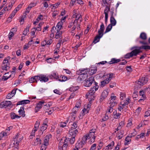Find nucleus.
<instances>
[{
  "mask_svg": "<svg viewBox=\"0 0 150 150\" xmlns=\"http://www.w3.org/2000/svg\"><path fill=\"white\" fill-rule=\"evenodd\" d=\"M96 132V129H92L90 130L88 134H86L82 138L81 142L84 144L87 139H89L88 142V144H91L93 143L96 137L95 133Z\"/></svg>",
  "mask_w": 150,
  "mask_h": 150,
  "instance_id": "1",
  "label": "nucleus"
},
{
  "mask_svg": "<svg viewBox=\"0 0 150 150\" xmlns=\"http://www.w3.org/2000/svg\"><path fill=\"white\" fill-rule=\"evenodd\" d=\"M94 85L95 86L91 88L89 91L88 93L86 95V98L90 99V101L94 99V93L96 91L98 90L99 87L97 83L95 82V84Z\"/></svg>",
  "mask_w": 150,
  "mask_h": 150,
  "instance_id": "2",
  "label": "nucleus"
},
{
  "mask_svg": "<svg viewBox=\"0 0 150 150\" xmlns=\"http://www.w3.org/2000/svg\"><path fill=\"white\" fill-rule=\"evenodd\" d=\"M63 23L62 22H59L57 23L56 27L53 26L52 28L51 34V37L54 36V32H56V30H60L62 28Z\"/></svg>",
  "mask_w": 150,
  "mask_h": 150,
  "instance_id": "3",
  "label": "nucleus"
},
{
  "mask_svg": "<svg viewBox=\"0 0 150 150\" xmlns=\"http://www.w3.org/2000/svg\"><path fill=\"white\" fill-rule=\"evenodd\" d=\"M75 138L71 137V138H65L64 139V144L63 145L64 149H66L68 144H72L74 143Z\"/></svg>",
  "mask_w": 150,
  "mask_h": 150,
  "instance_id": "4",
  "label": "nucleus"
},
{
  "mask_svg": "<svg viewBox=\"0 0 150 150\" xmlns=\"http://www.w3.org/2000/svg\"><path fill=\"white\" fill-rule=\"evenodd\" d=\"M133 50L130 53H128L127 54L125 55V57L126 58H129L130 57H132L133 56H136L138 54L136 49L135 48V46L133 47L131 49Z\"/></svg>",
  "mask_w": 150,
  "mask_h": 150,
  "instance_id": "5",
  "label": "nucleus"
},
{
  "mask_svg": "<svg viewBox=\"0 0 150 150\" xmlns=\"http://www.w3.org/2000/svg\"><path fill=\"white\" fill-rule=\"evenodd\" d=\"M19 134L18 133L16 136L14 138L13 141V144L14 147L16 149H18L19 147V143L23 139V137L18 138L19 137Z\"/></svg>",
  "mask_w": 150,
  "mask_h": 150,
  "instance_id": "6",
  "label": "nucleus"
},
{
  "mask_svg": "<svg viewBox=\"0 0 150 150\" xmlns=\"http://www.w3.org/2000/svg\"><path fill=\"white\" fill-rule=\"evenodd\" d=\"M148 79L146 77H142L138 81L136 82V85L137 86H138L139 85L140 86H142L146 83Z\"/></svg>",
  "mask_w": 150,
  "mask_h": 150,
  "instance_id": "7",
  "label": "nucleus"
},
{
  "mask_svg": "<svg viewBox=\"0 0 150 150\" xmlns=\"http://www.w3.org/2000/svg\"><path fill=\"white\" fill-rule=\"evenodd\" d=\"M95 81L94 80V78L93 76H91L88 78V79L84 83V86L86 87H89L90 86L92 83L93 82L94 84H95Z\"/></svg>",
  "mask_w": 150,
  "mask_h": 150,
  "instance_id": "8",
  "label": "nucleus"
},
{
  "mask_svg": "<svg viewBox=\"0 0 150 150\" xmlns=\"http://www.w3.org/2000/svg\"><path fill=\"white\" fill-rule=\"evenodd\" d=\"M135 48H136L138 54L142 52L141 49L150 50V46L148 45H144L140 47L135 46Z\"/></svg>",
  "mask_w": 150,
  "mask_h": 150,
  "instance_id": "9",
  "label": "nucleus"
},
{
  "mask_svg": "<svg viewBox=\"0 0 150 150\" xmlns=\"http://www.w3.org/2000/svg\"><path fill=\"white\" fill-rule=\"evenodd\" d=\"M87 69H80L78 71H76V74L79 75H81L82 76H85V77H87Z\"/></svg>",
  "mask_w": 150,
  "mask_h": 150,
  "instance_id": "10",
  "label": "nucleus"
},
{
  "mask_svg": "<svg viewBox=\"0 0 150 150\" xmlns=\"http://www.w3.org/2000/svg\"><path fill=\"white\" fill-rule=\"evenodd\" d=\"M12 105V103L10 101H5L2 102L0 104V108H6L10 107Z\"/></svg>",
  "mask_w": 150,
  "mask_h": 150,
  "instance_id": "11",
  "label": "nucleus"
},
{
  "mask_svg": "<svg viewBox=\"0 0 150 150\" xmlns=\"http://www.w3.org/2000/svg\"><path fill=\"white\" fill-rule=\"evenodd\" d=\"M38 80L41 82H45L48 81L49 79L48 77L46 75L43 74H40L38 75Z\"/></svg>",
  "mask_w": 150,
  "mask_h": 150,
  "instance_id": "12",
  "label": "nucleus"
},
{
  "mask_svg": "<svg viewBox=\"0 0 150 150\" xmlns=\"http://www.w3.org/2000/svg\"><path fill=\"white\" fill-rule=\"evenodd\" d=\"M113 12H112V15L110 18V24L112 25L113 26L115 25L117 23V21L114 18V16H116V14H113Z\"/></svg>",
  "mask_w": 150,
  "mask_h": 150,
  "instance_id": "13",
  "label": "nucleus"
},
{
  "mask_svg": "<svg viewBox=\"0 0 150 150\" xmlns=\"http://www.w3.org/2000/svg\"><path fill=\"white\" fill-rule=\"evenodd\" d=\"M77 25V23H76L75 21H74L69 23L68 25V28H71L72 26H73L71 30V33H74V31L75 30L76 28V25Z\"/></svg>",
  "mask_w": 150,
  "mask_h": 150,
  "instance_id": "14",
  "label": "nucleus"
},
{
  "mask_svg": "<svg viewBox=\"0 0 150 150\" xmlns=\"http://www.w3.org/2000/svg\"><path fill=\"white\" fill-rule=\"evenodd\" d=\"M48 76L52 79H58L59 78L58 74L56 71L52 72L51 74L48 75Z\"/></svg>",
  "mask_w": 150,
  "mask_h": 150,
  "instance_id": "15",
  "label": "nucleus"
},
{
  "mask_svg": "<svg viewBox=\"0 0 150 150\" xmlns=\"http://www.w3.org/2000/svg\"><path fill=\"white\" fill-rule=\"evenodd\" d=\"M108 93L106 90L104 91L101 94L100 97V101L102 102L107 96Z\"/></svg>",
  "mask_w": 150,
  "mask_h": 150,
  "instance_id": "16",
  "label": "nucleus"
},
{
  "mask_svg": "<svg viewBox=\"0 0 150 150\" xmlns=\"http://www.w3.org/2000/svg\"><path fill=\"white\" fill-rule=\"evenodd\" d=\"M78 130L77 129H70L69 131V134L71 137L75 138L76 135L78 133Z\"/></svg>",
  "mask_w": 150,
  "mask_h": 150,
  "instance_id": "17",
  "label": "nucleus"
},
{
  "mask_svg": "<svg viewBox=\"0 0 150 150\" xmlns=\"http://www.w3.org/2000/svg\"><path fill=\"white\" fill-rule=\"evenodd\" d=\"M45 102L44 101L40 102L38 103L37 105L35 108V110L36 112H37L43 106H44V104Z\"/></svg>",
  "mask_w": 150,
  "mask_h": 150,
  "instance_id": "18",
  "label": "nucleus"
},
{
  "mask_svg": "<svg viewBox=\"0 0 150 150\" xmlns=\"http://www.w3.org/2000/svg\"><path fill=\"white\" fill-rule=\"evenodd\" d=\"M105 29V27L104 24L103 23H102L100 25V28L98 30V33L99 35H102L103 36V33Z\"/></svg>",
  "mask_w": 150,
  "mask_h": 150,
  "instance_id": "19",
  "label": "nucleus"
},
{
  "mask_svg": "<svg viewBox=\"0 0 150 150\" xmlns=\"http://www.w3.org/2000/svg\"><path fill=\"white\" fill-rule=\"evenodd\" d=\"M82 20V16L80 13L77 14L75 19L74 20V21H75V22L77 23L78 22L80 23Z\"/></svg>",
  "mask_w": 150,
  "mask_h": 150,
  "instance_id": "20",
  "label": "nucleus"
},
{
  "mask_svg": "<svg viewBox=\"0 0 150 150\" xmlns=\"http://www.w3.org/2000/svg\"><path fill=\"white\" fill-rule=\"evenodd\" d=\"M51 137V135L50 134L46 136L44 139V145L47 146L48 145L49 139Z\"/></svg>",
  "mask_w": 150,
  "mask_h": 150,
  "instance_id": "21",
  "label": "nucleus"
},
{
  "mask_svg": "<svg viewBox=\"0 0 150 150\" xmlns=\"http://www.w3.org/2000/svg\"><path fill=\"white\" fill-rule=\"evenodd\" d=\"M83 144L82 142H81L80 143H77L75 147L72 150H78L79 149L82 147Z\"/></svg>",
  "mask_w": 150,
  "mask_h": 150,
  "instance_id": "22",
  "label": "nucleus"
},
{
  "mask_svg": "<svg viewBox=\"0 0 150 150\" xmlns=\"http://www.w3.org/2000/svg\"><path fill=\"white\" fill-rule=\"evenodd\" d=\"M139 93L140 96H142V98L140 99L139 100V102H141L142 101L144 100L146 96L145 95V93L144 90H142L139 91Z\"/></svg>",
  "mask_w": 150,
  "mask_h": 150,
  "instance_id": "23",
  "label": "nucleus"
},
{
  "mask_svg": "<svg viewBox=\"0 0 150 150\" xmlns=\"http://www.w3.org/2000/svg\"><path fill=\"white\" fill-rule=\"evenodd\" d=\"M121 60L120 59H116L115 58H113L111 59V61L108 62L109 64H115L120 62Z\"/></svg>",
  "mask_w": 150,
  "mask_h": 150,
  "instance_id": "24",
  "label": "nucleus"
},
{
  "mask_svg": "<svg viewBox=\"0 0 150 150\" xmlns=\"http://www.w3.org/2000/svg\"><path fill=\"white\" fill-rule=\"evenodd\" d=\"M30 101L28 100H23L18 102L17 103V105H24L29 103Z\"/></svg>",
  "mask_w": 150,
  "mask_h": 150,
  "instance_id": "25",
  "label": "nucleus"
},
{
  "mask_svg": "<svg viewBox=\"0 0 150 150\" xmlns=\"http://www.w3.org/2000/svg\"><path fill=\"white\" fill-rule=\"evenodd\" d=\"M38 81V75L31 77L29 79V81L30 83L37 82Z\"/></svg>",
  "mask_w": 150,
  "mask_h": 150,
  "instance_id": "26",
  "label": "nucleus"
},
{
  "mask_svg": "<svg viewBox=\"0 0 150 150\" xmlns=\"http://www.w3.org/2000/svg\"><path fill=\"white\" fill-rule=\"evenodd\" d=\"M56 32H54V33H56L55 35V38L57 39L59 38L60 37H61L62 34V31L60 30H56Z\"/></svg>",
  "mask_w": 150,
  "mask_h": 150,
  "instance_id": "27",
  "label": "nucleus"
},
{
  "mask_svg": "<svg viewBox=\"0 0 150 150\" xmlns=\"http://www.w3.org/2000/svg\"><path fill=\"white\" fill-rule=\"evenodd\" d=\"M103 36V35H99V34L98 35H96L94 40L93 41V43H94V44L96 43L97 42H98L99 40Z\"/></svg>",
  "mask_w": 150,
  "mask_h": 150,
  "instance_id": "28",
  "label": "nucleus"
},
{
  "mask_svg": "<svg viewBox=\"0 0 150 150\" xmlns=\"http://www.w3.org/2000/svg\"><path fill=\"white\" fill-rule=\"evenodd\" d=\"M121 114L119 112H117V111H114L113 113L114 117L115 119H119L120 117Z\"/></svg>",
  "mask_w": 150,
  "mask_h": 150,
  "instance_id": "29",
  "label": "nucleus"
},
{
  "mask_svg": "<svg viewBox=\"0 0 150 150\" xmlns=\"http://www.w3.org/2000/svg\"><path fill=\"white\" fill-rule=\"evenodd\" d=\"M125 123L124 121H121L120 122L117 128L116 129V131L121 130L122 127L124 125Z\"/></svg>",
  "mask_w": 150,
  "mask_h": 150,
  "instance_id": "30",
  "label": "nucleus"
},
{
  "mask_svg": "<svg viewBox=\"0 0 150 150\" xmlns=\"http://www.w3.org/2000/svg\"><path fill=\"white\" fill-rule=\"evenodd\" d=\"M97 70V68L96 67H92L91 68V69L89 71V74L92 75L94 74H95Z\"/></svg>",
  "mask_w": 150,
  "mask_h": 150,
  "instance_id": "31",
  "label": "nucleus"
},
{
  "mask_svg": "<svg viewBox=\"0 0 150 150\" xmlns=\"http://www.w3.org/2000/svg\"><path fill=\"white\" fill-rule=\"evenodd\" d=\"M52 104L50 102L46 103L45 102L44 105V108L46 110H48L49 108L52 106Z\"/></svg>",
  "mask_w": 150,
  "mask_h": 150,
  "instance_id": "32",
  "label": "nucleus"
},
{
  "mask_svg": "<svg viewBox=\"0 0 150 150\" xmlns=\"http://www.w3.org/2000/svg\"><path fill=\"white\" fill-rule=\"evenodd\" d=\"M24 108L23 107H21L20 108V109L18 111V112L19 115H21L23 117H24L25 116V114H24Z\"/></svg>",
  "mask_w": 150,
  "mask_h": 150,
  "instance_id": "33",
  "label": "nucleus"
},
{
  "mask_svg": "<svg viewBox=\"0 0 150 150\" xmlns=\"http://www.w3.org/2000/svg\"><path fill=\"white\" fill-rule=\"evenodd\" d=\"M114 142L112 141L110 144L106 146L105 149V150H108L109 149H112L113 146H114Z\"/></svg>",
  "mask_w": 150,
  "mask_h": 150,
  "instance_id": "34",
  "label": "nucleus"
},
{
  "mask_svg": "<svg viewBox=\"0 0 150 150\" xmlns=\"http://www.w3.org/2000/svg\"><path fill=\"white\" fill-rule=\"evenodd\" d=\"M131 137L130 136H127L125 140L124 144L125 145H127L130 143L131 141Z\"/></svg>",
  "mask_w": 150,
  "mask_h": 150,
  "instance_id": "35",
  "label": "nucleus"
},
{
  "mask_svg": "<svg viewBox=\"0 0 150 150\" xmlns=\"http://www.w3.org/2000/svg\"><path fill=\"white\" fill-rule=\"evenodd\" d=\"M67 79V77L66 76H61L59 78L58 80L61 82H63L66 81Z\"/></svg>",
  "mask_w": 150,
  "mask_h": 150,
  "instance_id": "36",
  "label": "nucleus"
},
{
  "mask_svg": "<svg viewBox=\"0 0 150 150\" xmlns=\"http://www.w3.org/2000/svg\"><path fill=\"white\" fill-rule=\"evenodd\" d=\"M124 134V131L123 130H121L118 133V138L120 139L122 138Z\"/></svg>",
  "mask_w": 150,
  "mask_h": 150,
  "instance_id": "37",
  "label": "nucleus"
},
{
  "mask_svg": "<svg viewBox=\"0 0 150 150\" xmlns=\"http://www.w3.org/2000/svg\"><path fill=\"white\" fill-rule=\"evenodd\" d=\"M10 116L12 119H15L16 118H18L21 117V116L16 115L15 113L13 112L10 113Z\"/></svg>",
  "mask_w": 150,
  "mask_h": 150,
  "instance_id": "38",
  "label": "nucleus"
},
{
  "mask_svg": "<svg viewBox=\"0 0 150 150\" xmlns=\"http://www.w3.org/2000/svg\"><path fill=\"white\" fill-rule=\"evenodd\" d=\"M10 67L9 66V64H4L2 65V69L3 70H6L7 71L8 69Z\"/></svg>",
  "mask_w": 150,
  "mask_h": 150,
  "instance_id": "39",
  "label": "nucleus"
},
{
  "mask_svg": "<svg viewBox=\"0 0 150 150\" xmlns=\"http://www.w3.org/2000/svg\"><path fill=\"white\" fill-rule=\"evenodd\" d=\"M47 123H43V124L42 125V126L40 128V130L42 132L44 131L45 130L47 127ZM43 133V132H42V134Z\"/></svg>",
  "mask_w": 150,
  "mask_h": 150,
  "instance_id": "40",
  "label": "nucleus"
},
{
  "mask_svg": "<svg viewBox=\"0 0 150 150\" xmlns=\"http://www.w3.org/2000/svg\"><path fill=\"white\" fill-rule=\"evenodd\" d=\"M9 72H8L7 73H6L5 74V75H4L2 78V79L4 81H5L7 80L8 78H9L11 76V75L10 74L8 76L7 75H6V74H8Z\"/></svg>",
  "mask_w": 150,
  "mask_h": 150,
  "instance_id": "41",
  "label": "nucleus"
},
{
  "mask_svg": "<svg viewBox=\"0 0 150 150\" xmlns=\"http://www.w3.org/2000/svg\"><path fill=\"white\" fill-rule=\"evenodd\" d=\"M80 76L77 78V81H82L84 80L87 77H85V76H82L81 75H79Z\"/></svg>",
  "mask_w": 150,
  "mask_h": 150,
  "instance_id": "42",
  "label": "nucleus"
},
{
  "mask_svg": "<svg viewBox=\"0 0 150 150\" xmlns=\"http://www.w3.org/2000/svg\"><path fill=\"white\" fill-rule=\"evenodd\" d=\"M140 37L143 40H145L147 38L146 35L145 33H142L140 34Z\"/></svg>",
  "mask_w": 150,
  "mask_h": 150,
  "instance_id": "43",
  "label": "nucleus"
},
{
  "mask_svg": "<svg viewBox=\"0 0 150 150\" xmlns=\"http://www.w3.org/2000/svg\"><path fill=\"white\" fill-rule=\"evenodd\" d=\"M109 83V81H108L106 79L101 82V86L102 87H103L106 84L108 83Z\"/></svg>",
  "mask_w": 150,
  "mask_h": 150,
  "instance_id": "44",
  "label": "nucleus"
},
{
  "mask_svg": "<svg viewBox=\"0 0 150 150\" xmlns=\"http://www.w3.org/2000/svg\"><path fill=\"white\" fill-rule=\"evenodd\" d=\"M112 26H113L111 24H109L107 27L105 33L110 31L112 29Z\"/></svg>",
  "mask_w": 150,
  "mask_h": 150,
  "instance_id": "45",
  "label": "nucleus"
},
{
  "mask_svg": "<svg viewBox=\"0 0 150 150\" xmlns=\"http://www.w3.org/2000/svg\"><path fill=\"white\" fill-rule=\"evenodd\" d=\"M30 28V26H28L27 27L24 29L23 31V34L25 36L27 35V33L29 32V29Z\"/></svg>",
  "mask_w": 150,
  "mask_h": 150,
  "instance_id": "46",
  "label": "nucleus"
},
{
  "mask_svg": "<svg viewBox=\"0 0 150 150\" xmlns=\"http://www.w3.org/2000/svg\"><path fill=\"white\" fill-rule=\"evenodd\" d=\"M71 126L70 129H76V128L78 126L77 122H74L71 125Z\"/></svg>",
  "mask_w": 150,
  "mask_h": 150,
  "instance_id": "47",
  "label": "nucleus"
},
{
  "mask_svg": "<svg viewBox=\"0 0 150 150\" xmlns=\"http://www.w3.org/2000/svg\"><path fill=\"white\" fill-rule=\"evenodd\" d=\"M40 124V122H39L38 120L37 121L33 129L37 130L38 129Z\"/></svg>",
  "mask_w": 150,
  "mask_h": 150,
  "instance_id": "48",
  "label": "nucleus"
},
{
  "mask_svg": "<svg viewBox=\"0 0 150 150\" xmlns=\"http://www.w3.org/2000/svg\"><path fill=\"white\" fill-rule=\"evenodd\" d=\"M130 99L129 98H127V99L126 100L123 102V103H122V105L124 106L127 105L129 104V103H130Z\"/></svg>",
  "mask_w": 150,
  "mask_h": 150,
  "instance_id": "49",
  "label": "nucleus"
},
{
  "mask_svg": "<svg viewBox=\"0 0 150 150\" xmlns=\"http://www.w3.org/2000/svg\"><path fill=\"white\" fill-rule=\"evenodd\" d=\"M110 107L111 108H113V107L117 104V103L115 101H110Z\"/></svg>",
  "mask_w": 150,
  "mask_h": 150,
  "instance_id": "50",
  "label": "nucleus"
},
{
  "mask_svg": "<svg viewBox=\"0 0 150 150\" xmlns=\"http://www.w3.org/2000/svg\"><path fill=\"white\" fill-rule=\"evenodd\" d=\"M10 57H8L7 58L5 59L3 62V65L6 64H9L8 62V60L10 59Z\"/></svg>",
  "mask_w": 150,
  "mask_h": 150,
  "instance_id": "51",
  "label": "nucleus"
},
{
  "mask_svg": "<svg viewBox=\"0 0 150 150\" xmlns=\"http://www.w3.org/2000/svg\"><path fill=\"white\" fill-rule=\"evenodd\" d=\"M78 89V87L77 86H72L69 88V91H76Z\"/></svg>",
  "mask_w": 150,
  "mask_h": 150,
  "instance_id": "52",
  "label": "nucleus"
},
{
  "mask_svg": "<svg viewBox=\"0 0 150 150\" xmlns=\"http://www.w3.org/2000/svg\"><path fill=\"white\" fill-rule=\"evenodd\" d=\"M113 76V74L112 73H110L109 74V76H108V77L106 79L109 82L111 80Z\"/></svg>",
  "mask_w": 150,
  "mask_h": 150,
  "instance_id": "53",
  "label": "nucleus"
},
{
  "mask_svg": "<svg viewBox=\"0 0 150 150\" xmlns=\"http://www.w3.org/2000/svg\"><path fill=\"white\" fill-rule=\"evenodd\" d=\"M105 8L104 10V13H108V12L110 10V7H109L108 5H106Z\"/></svg>",
  "mask_w": 150,
  "mask_h": 150,
  "instance_id": "54",
  "label": "nucleus"
},
{
  "mask_svg": "<svg viewBox=\"0 0 150 150\" xmlns=\"http://www.w3.org/2000/svg\"><path fill=\"white\" fill-rule=\"evenodd\" d=\"M64 138V139H65ZM64 139H61L59 142V144H58V146H63V145L64 144Z\"/></svg>",
  "mask_w": 150,
  "mask_h": 150,
  "instance_id": "55",
  "label": "nucleus"
},
{
  "mask_svg": "<svg viewBox=\"0 0 150 150\" xmlns=\"http://www.w3.org/2000/svg\"><path fill=\"white\" fill-rule=\"evenodd\" d=\"M124 107V106L122 105V102H121L120 104L119 105V107L118 108V110L120 111H121L123 108Z\"/></svg>",
  "mask_w": 150,
  "mask_h": 150,
  "instance_id": "56",
  "label": "nucleus"
},
{
  "mask_svg": "<svg viewBox=\"0 0 150 150\" xmlns=\"http://www.w3.org/2000/svg\"><path fill=\"white\" fill-rule=\"evenodd\" d=\"M67 123L64 122H61L59 124V126L61 127H64L66 126Z\"/></svg>",
  "mask_w": 150,
  "mask_h": 150,
  "instance_id": "57",
  "label": "nucleus"
},
{
  "mask_svg": "<svg viewBox=\"0 0 150 150\" xmlns=\"http://www.w3.org/2000/svg\"><path fill=\"white\" fill-rule=\"evenodd\" d=\"M150 115V108H149L146 111L145 114V117H147Z\"/></svg>",
  "mask_w": 150,
  "mask_h": 150,
  "instance_id": "58",
  "label": "nucleus"
},
{
  "mask_svg": "<svg viewBox=\"0 0 150 150\" xmlns=\"http://www.w3.org/2000/svg\"><path fill=\"white\" fill-rule=\"evenodd\" d=\"M120 99L122 100L125 97L126 95L125 93H121L120 94Z\"/></svg>",
  "mask_w": 150,
  "mask_h": 150,
  "instance_id": "59",
  "label": "nucleus"
},
{
  "mask_svg": "<svg viewBox=\"0 0 150 150\" xmlns=\"http://www.w3.org/2000/svg\"><path fill=\"white\" fill-rule=\"evenodd\" d=\"M37 4L36 2H32L28 6L30 8H31L32 7L35 6Z\"/></svg>",
  "mask_w": 150,
  "mask_h": 150,
  "instance_id": "60",
  "label": "nucleus"
},
{
  "mask_svg": "<svg viewBox=\"0 0 150 150\" xmlns=\"http://www.w3.org/2000/svg\"><path fill=\"white\" fill-rule=\"evenodd\" d=\"M113 93L111 94L110 97L111 99L110 101H115V100L117 99V98L116 96H113Z\"/></svg>",
  "mask_w": 150,
  "mask_h": 150,
  "instance_id": "61",
  "label": "nucleus"
},
{
  "mask_svg": "<svg viewBox=\"0 0 150 150\" xmlns=\"http://www.w3.org/2000/svg\"><path fill=\"white\" fill-rule=\"evenodd\" d=\"M109 1V0H102L103 2L104 5V6L110 5V4L108 2Z\"/></svg>",
  "mask_w": 150,
  "mask_h": 150,
  "instance_id": "62",
  "label": "nucleus"
},
{
  "mask_svg": "<svg viewBox=\"0 0 150 150\" xmlns=\"http://www.w3.org/2000/svg\"><path fill=\"white\" fill-rule=\"evenodd\" d=\"M41 140L40 138H37L36 139V142L35 143V145H37L38 144H41Z\"/></svg>",
  "mask_w": 150,
  "mask_h": 150,
  "instance_id": "63",
  "label": "nucleus"
},
{
  "mask_svg": "<svg viewBox=\"0 0 150 150\" xmlns=\"http://www.w3.org/2000/svg\"><path fill=\"white\" fill-rule=\"evenodd\" d=\"M14 34V33L12 32H10L8 35V37L10 40L11 39L12 37L13 36Z\"/></svg>",
  "mask_w": 150,
  "mask_h": 150,
  "instance_id": "64",
  "label": "nucleus"
}]
</instances>
